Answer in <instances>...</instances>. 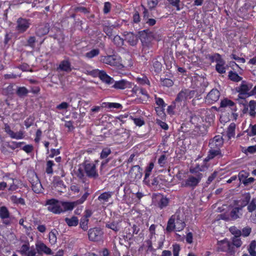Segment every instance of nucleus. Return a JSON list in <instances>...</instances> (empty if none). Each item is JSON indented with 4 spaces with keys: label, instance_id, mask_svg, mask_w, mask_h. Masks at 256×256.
<instances>
[{
    "label": "nucleus",
    "instance_id": "nucleus-48",
    "mask_svg": "<svg viewBox=\"0 0 256 256\" xmlns=\"http://www.w3.org/2000/svg\"><path fill=\"white\" fill-rule=\"evenodd\" d=\"M114 43L117 46L120 47L124 45V40L120 37V36L116 35L114 36L113 38Z\"/></svg>",
    "mask_w": 256,
    "mask_h": 256
},
{
    "label": "nucleus",
    "instance_id": "nucleus-17",
    "mask_svg": "<svg viewBox=\"0 0 256 256\" xmlns=\"http://www.w3.org/2000/svg\"><path fill=\"white\" fill-rule=\"evenodd\" d=\"M162 178L159 176L153 177L151 180H150L146 184L150 188H152L154 190H158L160 188V182Z\"/></svg>",
    "mask_w": 256,
    "mask_h": 256
},
{
    "label": "nucleus",
    "instance_id": "nucleus-15",
    "mask_svg": "<svg viewBox=\"0 0 256 256\" xmlns=\"http://www.w3.org/2000/svg\"><path fill=\"white\" fill-rule=\"evenodd\" d=\"M36 246L38 254H42V252L46 254H52L51 249L40 241H38L36 243Z\"/></svg>",
    "mask_w": 256,
    "mask_h": 256
},
{
    "label": "nucleus",
    "instance_id": "nucleus-25",
    "mask_svg": "<svg viewBox=\"0 0 256 256\" xmlns=\"http://www.w3.org/2000/svg\"><path fill=\"white\" fill-rule=\"evenodd\" d=\"M208 156L206 160H210L214 158L216 156H220V157L222 156V154L221 153L220 150H218L215 148H210L208 152Z\"/></svg>",
    "mask_w": 256,
    "mask_h": 256
},
{
    "label": "nucleus",
    "instance_id": "nucleus-23",
    "mask_svg": "<svg viewBox=\"0 0 256 256\" xmlns=\"http://www.w3.org/2000/svg\"><path fill=\"white\" fill-rule=\"evenodd\" d=\"M241 208L235 207L230 212V215L232 220H234L238 218H240L242 216V214L240 213V211L242 210Z\"/></svg>",
    "mask_w": 256,
    "mask_h": 256
},
{
    "label": "nucleus",
    "instance_id": "nucleus-26",
    "mask_svg": "<svg viewBox=\"0 0 256 256\" xmlns=\"http://www.w3.org/2000/svg\"><path fill=\"white\" fill-rule=\"evenodd\" d=\"M206 58H208L211 62H216L217 64L218 62H221V60H223V59L222 58L221 55L218 53H214L212 55L208 54L206 56Z\"/></svg>",
    "mask_w": 256,
    "mask_h": 256
},
{
    "label": "nucleus",
    "instance_id": "nucleus-5",
    "mask_svg": "<svg viewBox=\"0 0 256 256\" xmlns=\"http://www.w3.org/2000/svg\"><path fill=\"white\" fill-rule=\"evenodd\" d=\"M138 38L142 43L149 42L153 39L156 38V34L150 30V29L144 30L138 32Z\"/></svg>",
    "mask_w": 256,
    "mask_h": 256
},
{
    "label": "nucleus",
    "instance_id": "nucleus-59",
    "mask_svg": "<svg viewBox=\"0 0 256 256\" xmlns=\"http://www.w3.org/2000/svg\"><path fill=\"white\" fill-rule=\"evenodd\" d=\"M158 0H147L148 9L150 10H154L158 5Z\"/></svg>",
    "mask_w": 256,
    "mask_h": 256
},
{
    "label": "nucleus",
    "instance_id": "nucleus-21",
    "mask_svg": "<svg viewBox=\"0 0 256 256\" xmlns=\"http://www.w3.org/2000/svg\"><path fill=\"white\" fill-rule=\"evenodd\" d=\"M58 68L66 72H70L72 70L70 62L68 60H62L59 64Z\"/></svg>",
    "mask_w": 256,
    "mask_h": 256
},
{
    "label": "nucleus",
    "instance_id": "nucleus-42",
    "mask_svg": "<svg viewBox=\"0 0 256 256\" xmlns=\"http://www.w3.org/2000/svg\"><path fill=\"white\" fill-rule=\"evenodd\" d=\"M220 62H221L216 64V70L219 74H223L226 72V68L224 66L225 62L223 60H221Z\"/></svg>",
    "mask_w": 256,
    "mask_h": 256
},
{
    "label": "nucleus",
    "instance_id": "nucleus-19",
    "mask_svg": "<svg viewBox=\"0 0 256 256\" xmlns=\"http://www.w3.org/2000/svg\"><path fill=\"white\" fill-rule=\"evenodd\" d=\"M228 106L234 112L236 111V108L235 104L232 100L225 98L221 100L220 108H226Z\"/></svg>",
    "mask_w": 256,
    "mask_h": 256
},
{
    "label": "nucleus",
    "instance_id": "nucleus-62",
    "mask_svg": "<svg viewBox=\"0 0 256 256\" xmlns=\"http://www.w3.org/2000/svg\"><path fill=\"white\" fill-rule=\"evenodd\" d=\"M8 216L9 214L7 208L5 207L0 208V217L2 218H8Z\"/></svg>",
    "mask_w": 256,
    "mask_h": 256
},
{
    "label": "nucleus",
    "instance_id": "nucleus-40",
    "mask_svg": "<svg viewBox=\"0 0 256 256\" xmlns=\"http://www.w3.org/2000/svg\"><path fill=\"white\" fill-rule=\"evenodd\" d=\"M120 221L112 222L110 224H106V226L110 228L114 232H118L120 230Z\"/></svg>",
    "mask_w": 256,
    "mask_h": 256
},
{
    "label": "nucleus",
    "instance_id": "nucleus-50",
    "mask_svg": "<svg viewBox=\"0 0 256 256\" xmlns=\"http://www.w3.org/2000/svg\"><path fill=\"white\" fill-rule=\"evenodd\" d=\"M152 66L154 68V71L156 73L158 74L162 70V64L158 62L157 60H154L152 62Z\"/></svg>",
    "mask_w": 256,
    "mask_h": 256
},
{
    "label": "nucleus",
    "instance_id": "nucleus-8",
    "mask_svg": "<svg viewBox=\"0 0 256 256\" xmlns=\"http://www.w3.org/2000/svg\"><path fill=\"white\" fill-rule=\"evenodd\" d=\"M30 20L22 18L17 20V34H21L25 32L30 25Z\"/></svg>",
    "mask_w": 256,
    "mask_h": 256
},
{
    "label": "nucleus",
    "instance_id": "nucleus-47",
    "mask_svg": "<svg viewBox=\"0 0 256 256\" xmlns=\"http://www.w3.org/2000/svg\"><path fill=\"white\" fill-rule=\"evenodd\" d=\"M100 54V50L98 48L92 49L90 51L86 52V56L88 58H92L97 56H98Z\"/></svg>",
    "mask_w": 256,
    "mask_h": 256
},
{
    "label": "nucleus",
    "instance_id": "nucleus-1",
    "mask_svg": "<svg viewBox=\"0 0 256 256\" xmlns=\"http://www.w3.org/2000/svg\"><path fill=\"white\" fill-rule=\"evenodd\" d=\"M252 86L253 84L252 82L242 80L240 86L236 88V90L238 92V98L244 100L256 95V86L252 90Z\"/></svg>",
    "mask_w": 256,
    "mask_h": 256
},
{
    "label": "nucleus",
    "instance_id": "nucleus-22",
    "mask_svg": "<svg viewBox=\"0 0 256 256\" xmlns=\"http://www.w3.org/2000/svg\"><path fill=\"white\" fill-rule=\"evenodd\" d=\"M17 148L24 150L27 154L31 152L34 150V146L32 144H26L24 142H17Z\"/></svg>",
    "mask_w": 256,
    "mask_h": 256
},
{
    "label": "nucleus",
    "instance_id": "nucleus-20",
    "mask_svg": "<svg viewBox=\"0 0 256 256\" xmlns=\"http://www.w3.org/2000/svg\"><path fill=\"white\" fill-rule=\"evenodd\" d=\"M98 76L103 82L106 84H111L114 82V78L108 76L104 70L100 71Z\"/></svg>",
    "mask_w": 256,
    "mask_h": 256
},
{
    "label": "nucleus",
    "instance_id": "nucleus-9",
    "mask_svg": "<svg viewBox=\"0 0 256 256\" xmlns=\"http://www.w3.org/2000/svg\"><path fill=\"white\" fill-rule=\"evenodd\" d=\"M103 235L102 230L98 228H90L88 230V238L91 241L96 242L100 240Z\"/></svg>",
    "mask_w": 256,
    "mask_h": 256
},
{
    "label": "nucleus",
    "instance_id": "nucleus-44",
    "mask_svg": "<svg viewBox=\"0 0 256 256\" xmlns=\"http://www.w3.org/2000/svg\"><path fill=\"white\" fill-rule=\"evenodd\" d=\"M180 107V104H178L174 102H173L172 104L168 106L167 112L170 114H174V109L178 110Z\"/></svg>",
    "mask_w": 256,
    "mask_h": 256
},
{
    "label": "nucleus",
    "instance_id": "nucleus-33",
    "mask_svg": "<svg viewBox=\"0 0 256 256\" xmlns=\"http://www.w3.org/2000/svg\"><path fill=\"white\" fill-rule=\"evenodd\" d=\"M186 100V94L184 90H182L178 94H177L175 100L174 101L178 104H180L182 105V102H184Z\"/></svg>",
    "mask_w": 256,
    "mask_h": 256
},
{
    "label": "nucleus",
    "instance_id": "nucleus-32",
    "mask_svg": "<svg viewBox=\"0 0 256 256\" xmlns=\"http://www.w3.org/2000/svg\"><path fill=\"white\" fill-rule=\"evenodd\" d=\"M228 78L231 81L238 82L242 80V78L239 76L236 72L230 70L228 72Z\"/></svg>",
    "mask_w": 256,
    "mask_h": 256
},
{
    "label": "nucleus",
    "instance_id": "nucleus-60",
    "mask_svg": "<svg viewBox=\"0 0 256 256\" xmlns=\"http://www.w3.org/2000/svg\"><path fill=\"white\" fill-rule=\"evenodd\" d=\"M54 163L52 160H48L46 162V172L48 174H52L53 173L52 166Z\"/></svg>",
    "mask_w": 256,
    "mask_h": 256
},
{
    "label": "nucleus",
    "instance_id": "nucleus-46",
    "mask_svg": "<svg viewBox=\"0 0 256 256\" xmlns=\"http://www.w3.org/2000/svg\"><path fill=\"white\" fill-rule=\"evenodd\" d=\"M88 219L86 217H82L80 220V227L84 231L87 230L88 229Z\"/></svg>",
    "mask_w": 256,
    "mask_h": 256
},
{
    "label": "nucleus",
    "instance_id": "nucleus-52",
    "mask_svg": "<svg viewBox=\"0 0 256 256\" xmlns=\"http://www.w3.org/2000/svg\"><path fill=\"white\" fill-rule=\"evenodd\" d=\"M240 236H233L232 238V243L233 246L236 248H240L242 245V242L240 240Z\"/></svg>",
    "mask_w": 256,
    "mask_h": 256
},
{
    "label": "nucleus",
    "instance_id": "nucleus-61",
    "mask_svg": "<svg viewBox=\"0 0 256 256\" xmlns=\"http://www.w3.org/2000/svg\"><path fill=\"white\" fill-rule=\"evenodd\" d=\"M161 84L163 86L168 87L172 86L174 84V82L172 80L169 78H160Z\"/></svg>",
    "mask_w": 256,
    "mask_h": 256
},
{
    "label": "nucleus",
    "instance_id": "nucleus-10",
    "mask_svg": "<svg viewBox=\"0 0 256 256\" xmlns=\"http://www.w3.org/2000/svg\"><path fill=\"white\" fill-rule=\"evenodd\" d=\"M224 141L222 137L220 135H217L210 140L208 146L210 148L220 150V148L224 144Z\"/></svg>",
    "mask_w": 256,
    "mask_h": 256
},
{
    "label": "nucleus",
    "instance_id": "nucleus-45",
    "mask_svg": "<svg viewBox=\"0 0 256 256\" xmlns=\"http://www.w3.org/2000/svg\"><path fill=\"white\" fill-rule=\"evenodd\" d=\"M28 92V90L24 86L17 88V96L20 98L26 96Z\"/></svg>",
    "mask_w": 256,
    "mask_h": 256
},
{
    "label": "nucleus",
    "instance_id": "nucleus-3",
    "mask_svg": "<svg viewBox=\"0 0 256 256\" xmlns=\"http://www.w3.org/2000/svg\"><path fill=\"white\" fill-rule=\"evenodd\" d=\"M82 167L84 168L86 176L88 178L96 179L98 177L96 165L94 163L86 160L83 162Z\"/></svg>",
    "mask_w": 256,
    "mask_h": 256
},
{
    "label": "nucleus",
    "instance_id": "nucleus-55",
    "mask_svg": "<svg viewBox=\"0 0 256 256\" xmlns=\"http://www.w3.org/2000/svg\"><path fill=\"white\" fill-rule=\"evenodd\" d=\"M4 130L11 138H16V134L11 130L8 125L5 124Z\"/></svg>",
    "mask_w": 256,
    "mask_h": 256
},
{
    "label": "nucleus",
    "instance_id": "nucleus-34",
    "mask_svg": "<svg viewBox=\"0 0 256 256\" xmlns=\"http://www.w3.org/2000/svg\"><path fill=\"white\" fill-rule=\"evenodd\" d=\"M112 192H103L98 196V200L102 203L107 202H108V199L112 197Z\"/></svg>",
    "mask_w": 256,
    "mask_h": 256
},
{
    "label": "nucleus",
    "instance_id": "nucleus-37",
    "mask_svg": "<svg viewBox=\"0 0 256 256\" xmlns=\"http://www.w3.org/2000/svg\"><path fill=\"white\" fill-rule=\"evenodd\" d=\"M36 184H34V182H32V189L34 191V192L38 194L41 192L42 188V184H41L39 179L36 176Z\"/></svg>",
    "mask_w": 256,
    "mask_h": 256
},
{
    "label": "nucleus",
    "instance_id": "nucleus-6",
    "mask_svg": "<svg viewBox=\"0 0 256 256\" xmlns=\"http://www.w3.org/2000/svg\"><path fill=\"white\" fill-rule=\"evenodd\" d=\"M46 204L48 206V210L54 214H60L63 212L59 202L55 199H50L46 201Z\"/></svg>",
    "mask_w": 256,
    "mask_h": 256
},
{
    "label": "nucleus",
    "instance_id": "nucleus-31",
    "mask_svg": "<svg viewBox=\"0 0 256 256\" xmlns=\"http://www.w3.org/2000/svg\"><path fill=\"white\" fill-rule=\"evenodd\" d=\"M83 162L78 165V168L77 170H74V174L80 180H83L85 178V172L84 168L82 167Z\"/></svg>",
    "mask_w": 256,
    "mask_h": 256
},
{
    "label": "nucleus",
    "instance_id": "nucleus-43",
    "mask_svg": "<svg viewBox=\"0 0 256 256\" xmlns=\"http://www.w3.org/2000/svg\"><path fill=\"white\" fill-rule=\"evenodd\" d=\"M58 234V231L54 229L51 230V232L49 234V241L50 243L52 244H54L56 242V234Z\"/></svg>",
    "mask_w": 256,
    "mask_h": 256
},
{
    "label": "nucleus",
    "instance_id": "nucleus-63",
    "mask_svg": "<svg viewBox=\"0 0 256 256\" xmlns=\"http://www.w3.org/2000/svg\"><path fill=\"white\" fill-rule=\"evenodd\" d=\"M230 232L234 234V236H240L242 235V232L236 228L235 226H232L230 228Z\"/></svg>",
    "mask_w": 256,
    "mask_h": 256
},
{
    "label": "nucleus",
    "instance_id": "nucleus-13",
    "mask_svg": "<svg viewBox=\"0 0 256 256\" xmlns=\"http://www.w3.org/2000/svg\"><path fill=\"white\" fill-rule=\"evenodd\" d=\"M124 40H126L130 46H134L138 44V38L134 33L126 32H124Z\"/></svg>",
    "mask_w": 256,
    "mask_h": 256
},
{
    "label": "nucleus",
    "instance_id": "nucleus-28",
    "mask_svg": "<svg viewBox=\"0 0 256 256\" xmlns=\"http://www.w3.org/2000/svg\"><path fill=\"white\" fill-rule=\"evenodd\" d=\"M175 224L177 231H180L182 230L186 226L184 222L182 220H180L179 215H176Z\"/></svg>",
    "mask_w": 256,
    "mask_h": 256
},
{
    "label": "nucleus",
    "instance_id": "nucleus-54",
    "mask_svg": "<svg viewBox=\"0 0 256 256\" xmlns=\"http://www.w3.org/2000/svg\"><path fill=\"white\" fill-rule=\"evenodd\" d=\"M103 104H106V106H107L110 108H122V104L118 103L115 102H108V103H103Z\"/></svg>",
    "mask_w": 256,
    "mask_h": 256
},
{
    "label": "nucleus",
    "instance_id": "nucleus-51",
    "mask_svg": "<svg viewBox=\"0 0 256 256\" xmlns=\"http://www.w3.org/2000/svg\"><path fill=\"white\" fill-rule=\"evenodd\" d=\"M167 2L168 4L176 7V10L179 11L181 10V8L180 7V0H167Z\"/></svg>",
    "mask_w": 256,
    "mask_h": 256
},
{
    "label": "nucleus",
    "instance_id": "nucleus-16",
    "mask_svg": "<svg viewBox=\"0 0 256 256\" xmlns=\"http://www.w3.org/2000/svg\"><path fill=\"white\" fill-rule=\"evenodd\" d=\"M132 228L133 229V234H132L131 229L130 228H125V232L126 235L124 236V240L126 239L127 240H132L134 238V235L138 234L140 230V228L136 224H133L132 226Z\"/></svg>",
    "mask_w": 256,
    "mask_h": 256
},
{
    "label": "nucleus",
    "instance_id": "nucleus-56",
    "mask_svg": "<svg viewBox=\"0 0 256 256\" xmlns=\"http://www.w3.org/2000/svg\"><path fill=\"white\" fill-rule=\"evenodd\" d=\"M248 212H252L256 209V200L253 198L250 202L248 206Z\"/></svg>",
    "mask_w": 256,
    "mask_h": 256
},
{
    "label": "nucleus",
    "instance_id": "nucleus-36",
    "mask_svg": "<svg viewBox=\"0 0 256 256\" xmlns=\"http://www.w3.org/2000/svg\"><path fill=\"white\" fill-rule=\"evenodd\" d=\"M64 220L69 226H76L78 223V220L75 216H73L71 218H66Z\"/></svg>",
    "mask_w": 256,
    "mask_h": 256
},
{
    "label": "nucleus",
    "instance_id": "nucleus-57",
    "mask_svg": "<svg viewBox=\"0 0 256 256\" xmlns=\"http://www.w3.org/2000/svg\"><path fill=\"white\" fill-rule=\"evenodd\" d=\"M141 6L142 8V20L146 21L147 19L150 18V15L148 10L147 9L144 5L142 4Z\"/></svg>",
    "mask_w": 256,
    "mask_h": 256
},
{
    "label": "nucleus",
    "instance_id": "nucleus-58",
    "mask_svg": "<svg viewBox=\"0 0 256 256\" xmlns=\"http://www.w3.org/2000/svg\"><path fill=\"white\" fill-rule=\"evenodd\" d=\"M112 153L111 150L108 148H104L100 153V158H106Z\"/></svg>",
    "mask_w": 256,
    "mask_h": 256
},
{
    "label": "nucleus",
    "instance_id": "nucleus-11",
    "mask_svg": "<svg viewBox=\"0 0 256 256\" xmlns=\"http://www.w3.org/2000/svg\"><path fill=\"white\" fill-rule=\"evenodd\" d=\"M132 87V82L125 80H121L115 81L114 84L112 86V88L116 90H124L127 88H131Z\"/></svg>",
    "mask_w": 256,
    "mask_h": 256
},
{
    "label": "nucleus",
    "instance_id": "nucleus-12",
    "mask_svg": "<svg viewBox=\"0 0 256 256\" xmlns=\"http://www.w3.org/2000/svg\"><path fill=\"white\" fill-rule=\"evenodd\" d=\"M220 92L217 89H212L207 94L206 102L209 104L216 102L219 98Z\"/></svg>",
    "mask_w": 256,
    "mask_h": 256
},
{
    "label": "nucleus",
    "instance_id": "nucleus-30",
    "mask_svg": "<svg viewBox=\"0 0 256 256\" xmlns=\"http://www.w3.org/2000/svg\"><path fill=\"white\" fill-rule=\"evenodd\" d=\"M160 198L158 202V206L160 209H162L168 205L169 199L162 195L160 196Z\"/></svg>",
    "mask_w": 256,
    "mask_h": 256
},
{
    "label": "nucleus",
    "instance_id": "nucleus-35",
    "mask_svg": "<svg viewBox=\"0 0 256 256\" xmlns=\"http://www.w3.org/2000/svg\"><path fill=\"white\" fill-rule=\"evenodd\" d=\"M132 92H133V94H140L146 96L148 98H149V95L148 94L146 90L142 88H140L135 86L132 89Z\"/></svg>",
    "mask_w": 256,
    "mask_h": 256
},
{
    "label": "nucleus",
    "instance_id": "nucleus-38",
    "mask_svg": "<svg viewBox=\"0 0 256 256\" xmlns=\"http://www.w3.org/2000/svg\"><path fill=\"white\" fill-rule=\"evenodd\" d=\"M100 61L103 63L110 64V65H114L115 63V60L112 56H102L100 58Z\"/></svg>",
    "mask_w": 256,
    "mask_h": 256
},
{
    "label": "nucleus",
    "instance_id": "nucleus-27",
    "mask_svg": "<svg viewBox=\"0 0 256 256\" xmlns=\"http://www.w3.org/2000/svg\"><path fill=\"white\" fill-rule=\"evenodd\" d=\"M219 244H226L228 247V252L230 254L232 255L235 254L236 250L233 246L226 238L224 239L221 241L218 242Z\"/></svg>",
    "mask_w": 256,
    "mask_h": 256
},
{
    "label": "nucleus",
    "instance_id": "nucleus-18",
    "mask_svg": "<svg viewBox=\"0 0 256 256\" xmlns=\"http://www.w3.org/2000/svg\"><path fill=\"white\" fill-rule=\"evenodd\" d=\"M68 100L69 106H72L74 109L78 108L80 101L76 95L70 94L68 98Z\"/></svg>",
    "mask_w": 256,
    "mask_h": 256
},
{
    "label": "nucleus",
    "instance_id": "nucleus-29",
    "mask_svg": "<svg viewBox=\"0 0 256 256\" xmlns=\"http://www.w3.org/2000/svg\"><path fill=\"white\" fill-rule=\"evenodd\" d=\"M242 196L244 198L240 202V204L238 206L239 208H241L242 210V208L248 205V204H249V202H250V198H251L250 194L249 192H247V193L244 194Z\"/></svg>",
    "mask_w": 256,
    "mask_h": 256
},
{
    "label": "nucleus",
    "instance_id": "nucleus-14",
    "mask_svg": "<svg viewBox=\"0 0 256 256\" xmlns=\"http://www.w3.org/2000/svg\"><path fill=\"white\" fill-rule=\"evenodd\" d=\"M50 24L48 23H44L38 26L36 30V34L38 36L46 34L50 30Z\"/></svg>",
    "mask_w": 256,
    "mask_h": 256
},
{
    "label": "nucleus",
    "instance_id": "nucleus-39",
    "mask_svg": "<svg viewBox=\"0 0 256 256\" xmlns=\"http://www.w3.org/2000/svg\"><path fill=\"white\" fill-rule=\"evenodd\" d=\"M248 106L250 107L249 114L252 118H255L256 116V102L252 100L249 102Z\"/></svg>",
    "mask_w": 256,
    "mask_h": 256
},
{
    "label": "nucleus",
    "instance_id": "nucleus-53",
    "mask_svg": "<svg viewBox=\"0 0 256 256\" xmlns=\"http://www.w3.org/2000/svg\"><path fill=\"white\" fill-rule=\"evenodd\" d=\"M249 176V173L244 171H240L238 175V179L240 182L243 184V182L244 181L246 178Z\"/></svg>",
    "mask_w": 256,
    "mask_h": 256
},
{
    "label": "nucleus",
    "instance_id": "nucleus-2",
    "mask_svg": "<svg viewBox=\"0 0 256 256\" xmlns=\"http://www.w3.org/2000/svg\"><path fill=\"white\" fill-rule=\"evenodd\" d=\"M203 175L202 173L196 172V176H188V178L183 181L181 186L184 188H190L194 190L200 182Z\"/></svg>",
    "mask_w": 256,
    "mask_h": 256
},
{
    "label": "nucleus",
    "instance_id": "nucleus-4",
    "mask_svg": "<svg viewBox=\"0 0 256 256\" xmlns=\"http://www.w3.org/2000/svg\"><path fill=\"white\" fill-rule=\"evenodd\" d=\"M89 195L90 193H88V192H86L80 199L76 201L72 202H62V206L64 209L63 212L66 210H72L76 206L82 204L86 200Z\"/></svg>",
    "mask_w": 256,
    "mask_h": 256
},
{
    "label": "nucleus",
    "instance_id": "nucleus-41",
    "mask_svg": "<svg viewBox=\"0 0 256 256\" xmlns=\"http://www.w3.org/2000/svg\"><path fill=\"white\" fill-rule=\"evenodd\" d=\"M235 128L236 125L234 123L230 124L228 126L226 132V135L228 139H230L232 138L234 136Z\"/></svg>",
    "mask_w": 256,
    "mask_h": 256
},
{
    "label": "nucleus",
    "instance_id": "nucleus-64",
    "mask_svg": "<svg viewBox=\"0 0 256 256\" xmlns=\"http://www.w3.org/2000/svg\"><path fill=\"white\" fill-rule=\"evenodd\" d=\"M103 31L109 38L112 35L113 29L110 26H104L103 28Z\"/></svg>",
    "mask_w": 256,
    "mask_h": 256
},
{
    "label": "nucleus",
    "instance_id": "nucleus-24",
    "mask_svg": "<svg viewBox=\"0 0 256 256\" xmlns=\"http://www.w3.org/2000/svg\"><path fill=\"white\" fill-rule=\"evenodd\" d=\"M176 221V215H172L168 220L167 226L166 228V230L168 232H170L174 230V228H176L175 224Z\"/></svg>",
    "mask_w": 256,
    "mask_h": 256
},
{
    "label": "nucleus",
    "instance_id": "nucleus-7",
    "mask_svg": "<svg viewBox=\"0 0 256 256\" xmlns=\"http://www.w3.org/2000/svg\"><path fill=\"white\" fill-rule=\"evenodd\" d=\"M128 174L134 181L137 182L142 177V169L138 165L134 166L130 170Z\"/></svg>",
    "mask_w": 256,
    "mask_h": 256
},
{
    "label": "nucleus",
    "instance_id": "nucleus-49",
    "mask_svg": "<svg viewBox=\"0 0 256 256\" xmlns=\"http://www.w3.org/2000/svg\"><path fill=\"white\" fill-rule=\"evenodd\" d=\"M30 248L29 242L26 240L24 241L21 246V248L20 250V252L22 254H26Z\"/></svg>",
    "mask_w": 256,
    "mask_h": 256
}]
</instances>
